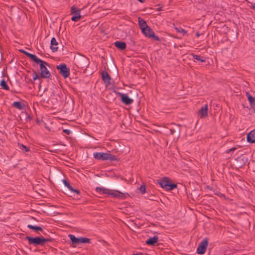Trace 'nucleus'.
<instances>
[{
  "instance_id": "nucleus-1",
  "label": "nucleus",
  "mask_w": 255,
  "mask_h": 255,
  "mask_svg": "<svg viewBox=\"0 0 255 255\" xmlns=\"http://www.w3.org/2000/svg\"><path fill=\"white\" fill-rule=\"evenodd\" d=\"M33 66L39 65L40 69V74L41 77L43 78H49L51 76V74L47 69L46 66L48 63L38 58L36 55L33 54Z\"/></svg>"
},
{
  "instance_id": "nucleus-2",
  "label": "nucleus",
  "mask_w": 255,
  "mask_h": 255,
  "mask_svg": "<svg viewBox=\"0 0 255 255\" xmlns=\"http://www.w3.org/2000/svg\"><path fill=\"white\" fill-rule=\"evenodd\" d=\"M96 191L100 194H107L114 198L121 199H125L129 195L127 193H123L118 190H111L104 187H97Z\"/></svg>"
},
{
  "instance_id": "nucleus-3",
  "label": "nucleus",
  "mask_w": 255,
  "mask_h": 255,
  "mask_svg": "<svg viewBox=\"0 0 255 255\" xmlns=\"http://www.w3.org/2000/svg\"><path fill=\"white\" fill-rule=\"evenodd\" d=\"M76 66L84 70H86L88 67L90 61L89 59L85 56L80 55L76 58Z\"/></svg>"
},
{
  "instance_id": "nucleus-4",
  "label": "nucleus",
  "mask_w": 255,
  "mask_h": 255,
  "mask_svg": "<svg viewBox=\"0 0 255 255\" xmlns=\"http://www.w3.org/2000/svg\"><path fill=\"white\" fill-rule=\"evenodd\" d=\"M93 156L97 159L102 160L115 161L117 159L116 156L109 153L95 152L93 153Z\"/></svg>"
},
{
  "instance_id": "nucleus-5",
  "label": "nucleus",
  "mask_w": 255,
  "mask_h": 255,
  "mask_svg": "<svg viewBox=\"0 0 255 255\" xmlns=\"http://www.w3.org/2000/svg\"><path fill=\"white\" fill-rule=\"evenodd\" d=\"M158 183L162 188L168 191L172 190L177 187L176 184L170 183L167 177L159 180Z\"/></svg>"
},
{
  "instance_id": "nucleus-6",
  "label": "nucleus",
  "mask_w": 255,
  "mask_h": 255,
  "mask_svg": "<svg viewBox=\"0 0 255 255\" xmlns=\"http://www.w3.org/2000/svg\"><path fill=\"white\" fill-rule=\"evenodd\" d=\"M56 69L59 73L64 78H67L70 75V69L65 64H60L57 66Z\"/></svg>"
},
{
  "instance_id": "nucleus-7",
  "label": "nucleus",
  "mask_w": 255,
  "mask_h": 255,
  "mask_svg": "<svg viewBox=\"0 0 255 255\" xmlns=\"http://www.w3.org/2000/svg\"><path fill=\"white\" fill-rule=\"evenodd\" d=\"M208 244V239L205 238L199 244L197 249V253L200 255L204 254L207 250Z\"/></svg>"
},
{
  "instance_id": "nucleus-8",
  "label": "nucleus",
  "mask_w": 255,
  "mask_h": 255,
  "mask_svg": "<svg viewBox=\"0 0 255 255\" xmlns=\"http://www.w3.org/2000/svg\"><path fill=\"white\" fill-rule=\"evenodd\" d=\"M69 237L73 244L79 245L83 243H90V240L86 238H76L73 235H69Z\"/></svg>"
},
{
  "instance_id": "nucleus-9",
  "label": "nucleus",
  "mask_w": 255,
  "mask_h": 255,
  "mask_svg": "<svg viewBox=\"0 0 255 255\" xmlns=\"http://www.w3.org/2000/svg\"><path fill=\"white\" fill-rule=\"evenodd\" d=\"M49 241V239H45L43 236H40L39 237L33 238V245L43 246L46 243Z\"/></svg>"
},
{
  "instance_id": "nucleus-10",
  "label": "nucleus",
  "mask_w": 255,
  "mask_h": 255,
  "mask_svg": "<svg viewBox=\"0 0 255 255\" xmlns=\"http://www.w3.org/2000/svg\"><path fill=\"white\" fill-rule=\"evenodd\" d=\"M71 13L72 14H74V16L71 17L72 21H77L79 20L82 17L80 15V9L75 6H72L71 7Z\"/></svg>"
},
{
  "instance_id": "nucleus-11",
  "label": "nucleus",
  "mask_w": 255,
  "mask_h": 255,
  "mask_svg": "<svg viewBox=\"0 0 255 255\" xmlns=\"http://www.w3.org/2000/svg\"><path fill=\"white\" fill-rule=\"evenodd\" d=\"M141 31L146 37L148 38H152L156 41L160 40L158 36L155 35L154 31L149 26Z\"/></svg>"
},
{
  "instance_id": "nucleus-12",
  "label": "nucleus",
  "mask_w": 255,
  "mask_h": 255,
  "mask_svg": "<svg viewBox=\"0 0 255 255\" xmlns=\"http://www.w3.org/2000/svg\"><path fill=\"white\" fill-rule=\"evenodd\" d=\"M119 94L121 96V101L124 104L127 105H129L133 103V100L130 98L127 94L120 93Z\"/></svg>"
},
{
  "instance_id": "nucleus-13",
  "label": "nucleus",
  "mask_w": 255,
  "mask_h": 255,
  "mask_svg": "<svg viewBox=\"0 0 255 255\" xmlns=\"http://www.w3.org/2000/svg\"><path fill=\"white\" fill-rule=\"evenodd\" d=\"M208 107L207 104H205L198 111V114L201 118H205L208 115Z\"/></svg>"
},
{
  "instance_id": "nucleus-14",
  "label": "nucleus",
  "mask_w": 255,
  "mask_h": 255,
  "mask_svg": "<svg viewBox=\"0 0 255 255\" xmlns=\"http://www.w3.org/2000/svg\"><path fill=\"white\" fill-rule=\"evenodd\" d=\"M102 78L106 85H109L110 84L111 77L106 71H102L101 73Z\"/></svg>"
},
{
  "instance_id": "nucleus-15",
  "label": "nucleus",
  "mask_w": 255,
  "mask_h": 255,
  "mask_svg": "<svg viewBox=\"0 0 255 255\" xmlns=\"http://www.w3.org/2000/svg\"><path fill=\"white\" fill-rule=\"evenodd\" d=\"M247 138L249 142L255 143V129L248 133Z\"/></svg>"
},
{
  "instance_id": "nucleus-16",
  "label": "nucleus",
  "mask_w": 255,
  "mask_h": 255,
  "mask_svg": "<svg viewBox=\"0 0 255 255\" xmlns=\"http://www.w3.org/2000/svg\"><path fill=\"white\" fill-rule=\"evenodd\" d=\"M58 44V42L55 37H53L51 40V46L50 48L52 52H54L57 51L58 47L57 46Z\"/></svg>"
},
{
  "instance_id": "nucleus-17",
  "label": "nucleus",
  "mask_w": 255,
  "mask_h": 255,
  "mask_svg": "<svg viewBox=\"0 0 255 255\" xmlns=\"http://www.w3.org/2000/svg\"><path fill=\"white\" fill-rule=\"evenodd\" d=\"M158 237L154 236L152 238H150L146 241V244L148 245L154 246L155 243L158 241Z\"/></svg>"
},
{
  "instance_id": "nucleus-18",
  "label": "nucleus",
  "mask_w": 255,
  "mask_h": 255,
  "mask_svg": "<svg viewBox=\"0 0 255 255\" xmlns=\"http://www.w3.org/2000/svg\"><path fill=\"white\" fill-rule=\"evenodd\" d=\"M138 23L141 31L144 30L145 28L148 26L146 21L140 17H138Z\"/></svg>"
},
{
  "instance_id": "nucleus-19",
  "label": "nucleus",
  "mask_w": 255,
  "mask_h": 255,
  "mask_svg": "<svg viewBox=\"0 0 255 255\" xmlns=\"http://www.w3.org/2000/svg\"><path fill=\"white\" fill-rule=\"evenodd\" d=\"M115 45L120 50H124L126 48V43L123 41H116L115 42Z\"/></svg>"
},
{
  "instance_id": "nucleus-20",
  "label": "nucleus",
  "mask_w": 255,
  "mask_h": 255,
  "mask_svg": "<svg viewBox=\"0 0 255 255\" xmlns=\"http://www.w3.org/2000/svg\"><path fill=\"white\" fill-rule=\"evenodd\" d=\"M63 182L65 186L68 188L71 191L76 193L77 194H80V191L78 190L74 189L73 187L70 185L68 182H67L66 180H63Z\"/></svg>"
},
{
  "instance_id": "nucleus-21",
  "label": "nucleus",
  "mask_w": 255,
  "mask_h": 255,
  "mask_svg": "<svg viewBox=\"0 0 255 255\" xmlns=\"http://www.w3.org/2000/svg\"><path fill=\"white\" fill-rule=\"evenodd\" d=\"M12 106L18 110H23L25 107V105H22L20 102H14L12 104Z\"/></svg>"
},
{
  "instance_id": "nucleus-22",
  "label": "nucleus",
  "mask_w": 255,
  "mask_h": 255,
  "mask_svg": "<svg viewBox=\"0 0 255 255\" xmlns=\"http://www.w3.org/2000/svg\"><path fill=\"white\" fill-rule=\"evenodd\" d=\"M33 232L36 234H39L40 233H43L44 231L42 227L33 225Z\"/></svg>"
},
{
  "instance_id": "nucleus-23",
  "label": "nucleus",
  "mask_w": 255,
  "mask_h": 255,
  "mask_svg": "<svg viewBox=\"0 0 255 255\" xmlns=\"http://www.w3.org/2000/svg\"><path fill=\"white\" fill-rule=\"evenodd\" d=\"M0 85L3 89H4L6 90H9V87L7 85L6 81H5V80L4 79H2L0 81Z\"/></svg>"
},
{
  "instance_id": "nucleus-24",
  "label": "nucleus",
  "mask_w": 255,
  "mask_h": 255,
  "mask_svg": "<svg viewBox=\"0 0 255 255\" xmlns=\"http://www.w3.org/2000/svg\"><path fill=\"white\" fill-rule=\"evenodd\" d=\"M192 55L193 56V57L194 59H196L198 61H199L201 62H205V59L203 58L202 57H201L199 55H195L194 54H192Z\"/></svg>"
},
{
  "instance_id": "nucleus-25",
  "label": "nucleus",
  "mask_w": 255,
  "mask_h": 255,
  "mask_svg": "<svg viewBox=\"0 0 255 255\" xmlns=\"http://www.w3.org/2000/svg\"><path fill=\"white\" fill-rule=\"evenodd\" d=\"M18 146H19V148L21 150H22L23 152H27L28 151H29V148L24 145L23 144H18Z\"/></svg>"
},
{
  "instance_id": "nucleus-26",
  "label": "nucleus",
  "mask_w": 255,
  "mask_h": 255,
  "mask_svg": "<svg viewBox=\"0 0 255 255\" xmlns=\"http://www.w3.org/2000/svg\"><path fill=\"white\" fill-rule=\"evenodd\" d=\"M175 29L177 32L181 33L182 35H185L187 33L186 31L181 27H175Z\"/></svg>"
},
{
  "instance_id": "nucleus-27",
  "label": "nucleus",
  "mask_w": 255,
  "mask_h": 255,
  "mask_svg": "<svg viewBox=\"0 0 255 255\" xmlns=\"http://www.w3.org/2000/svg\"><path fill=\"white\" fill-rule=\"evenodd\" d=\"M19 51L27 56L32 60V53H30L23 49L19 50Z\"/></svg>"
},
{
  "instance_id": "nucleus-28",
  "label": "nucleus",
  "mask_w": 255,
  "mask_h": 255,
  "mask_svg": "<svg viewBox=\"0 0 255 255\" xmlns=\"http://www.w3.org/2000/svg\"><path fill=\"white\" fill-rule=\"evenodd\" d=\"M248 100L251 104H255V98L252 97L250 94H248Z\"/></svg>"
},
{
  "instance_id": "nucleus-29",
  "label": "nucleus",
  "mask_w": 255,
  "mask_h": 255,
  "mask_svg": "<svg viewBox=\"0 0 255 255\" xmlns=\"http://www.w3.org/2000/svg\"><path fill=\"white\" fill-rule=\"evenodd\" d=\"M139 191H140V192H141L142 194H144V193H145V191H146V188H145V185H141V186L139 187Z\"/></svg>"
},
{
  "instance_id": "nucleus-30",
  "label": "nucleus",
  "mask_w": 255,
  "mask_h": 255,
  "mask_svg": "<svg viewBox=\"0 0 255 255\" xmlns=\"http://www.w3.org/2000/svg\"><path fill=\"white\" fill-rule=\"evenodd\" d=\"M36 123L37 125L42 126L43 125H45V124L43 123V121L42 120H40L37 119L36 120Z\"/></svg>"
},
{
  "instance_id": "nucleus-31",
  "label": "nucleus",
  "mask_w": 255,
  "mask_h": 255,
  "mask_svg": "<svg viewBox=\"0 0 255 255\" xmlns=\"http://www.w3.org/2000/svg\"><path fill=\"white\" fill-rule=\"evenodd\" d=\"M175 132V129L174 128H171L169 129V133L170 134H173Z\"/></svg>"
},
{
  "instance_id": "nucleus-32",
  "label": "nucleus",
  "mask_w": 255,
  "mask_h": 255,
  "mask_svg": "<svg viewBox=\"0 0 255 255\" xmlns=\"http://www.w3.org/2000/svg\"><path fill=\"white\" fill-rule=\"evenodd\" d=\"M30 245L32 244V237H26Z\"/></svg>"
},
{
  "instance_id": "nucleus-33",
  "label": "nucleus",
  "mask_w": 255,
  "mask_h": 255,
  "mask_svg": "<svg viewBox=\"0 0 255 255\" xmlns=\"http://www.w3.org/2000/svg\"><path fill=\"white\" fill-rule=\"evenodd\" d=\"M236 149V147H233L230 149L229 150L227 151V153H230L231 152L234 151Z\"/></svg>"
},
{
  "instance_id": "nucleus-34",
  "label": "nucleus",
  "mask_w": 255,
  "mask_h": 255,
  "mask_svg": "<svg viewBox=\"0 0 255 255\" xmlns=\"http://www.w3.org/2000/svg\"><path fill=\"white\" fill-rule=\"evenodd\" d=\"M63 132L66 133L67 134H69L71 133V131L69 129H64Z\"/></svg>"
},
{
  "instance_id": "nucleus-35",
  "label": "nucleus",
  "mask_w": 255,
  "mask_h": 255,
  "mask_svg": "<svg viewBox=\"0 0 255 255\" xmlns=\"http://www.w3.org/2000/svg\"><path fill=\"white\" fill-rule=\"evenodd\" d=\"M28 76H29V75H28H28H27L26 76V77H25L26 80V81H27V82H28L29 81H30V79H29V78H28Z\"/></svg>"
},
{
  "instance_id": "nucleus-36",
  "label": "nucleus",
  "mask_w": 255,
  "mask_h": 255,
  "mask_svg": "<svg viewBox=\"0 0 255 255\" xmlns=\"http://www.w3.org/2000/svg\"><path fill=\"white\" fill-rule=\"evenodd\" d=\"M132 255H143V254L141 253H137L136 254H134Z\"/></svg>"
},
{
  "instance_id": "nucleus-37",
  "label": "nucleus",
  "mask_w": 255,
  "mask_h": 255,
  "mask_svg": "<svg viewBox=\"0 0 255 255\" xmlns=\"http://www.w3.org/2000/svg\"><path fill=\"white\" fill-rule=\"evenodd\" d=\"M157 9L158 11L162 10V7H159L157 8Z\"/></svg>"
},
{
  "instance_id": "nucleus-38",
  "label": "nucleus",
  "mask_w": 255,
  "mask_h": 255,
  "mask_svg": "<svg viewBox=\"0 0 255 255\" xmlns=\"http://www.w3.org/2000/svg\"><path fill=\"white\" fill-rule=\"evenodd\" d=\"M196 35L197 37H199L200 36V34L198 32H197L196 33Z\"/></svg>"
},
{
  "instance_id": "nucleus-39",
  "label": "nucleus",
  "mask_w": 255,
  "mask_h": 255,
  "mask_svg": "<svg viewBox=\"0 0 255 255\" xmlns=\"http://www.w3.org/2000/svg\"><path fill=\"white\" fill-rule=\"evenodd\" d=\"M28 228H29L30 229H32V225H28L27 226Z\"/></svg>"
},
{
  "instance_id": "nucleus-40",
  "label": "nucleus",
  "mask_w": 255,
  "mask_h": 255,
  "mask_svg": "<svg viewBox=\"0 0 255 255\" xmlns=\"http://www.w3.org/2000/svg\"><path fill=\"white\" fill-rule=\"evenodd\" d=\"M27 118L29 119H32V117H31V116L30 115H27Z\"/></svg>"
},
{
  "instance_id": "nucleus-41",
  "label": "nucleus",
  "mask_w": 255,
  "mask_h": 255,
  "mask_svg": "<svg viewBox=\"0 0 255 255\" xmlns=\"http://www.w3.org/2000/svg\"><path fill=\"white\" fill-rule=\"evenodd\" d=\"M139 1L141 2V3H143L145 1V0H138Z\"/></svg>"
},
{
  "instance_id": "nucleus-42",
  "label": "nucleus",
  "mask_w": 255,
  "mask_h": 255,
  "mask_svg": "<svg viewBox=\"0 0 255 255\" xmlns=\"http://www.w3.org/2000/svg\"><path fill=\"white\" fill-rule=\"evenodd\" d=\"M37 78H38V76H37V75H36L35 77H33V80H35L37 79Z\"/></svg>"
},
{
  "instance_id": "nucleus-43",
  "label": "nucleus",
  "mask_w": 255,
  "mask_h": 255,
  "mask_svg": "<svg viewBox=\"0 0 255 255\" xmlns=\"http://www.w3.org/2000/svg\"><path fill=\"white\" fill-rule=\"evenodd\" d=\"M33 220H35V218L34 217L32 218Z\"/></svg>"
}]
</instances>
